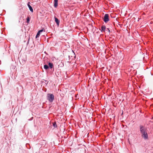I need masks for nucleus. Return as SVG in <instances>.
<instances>
[{
  "instance_id": "f257e3e1",
  "label": "nucleus",
  "mask_w": 153,
  "mask_h": 153,
  "mask_svg": "<svg viewBox=\"0 0 153 153\" xmlns=\"http://www.w3.org/2000/svg\"><path fill=\"white\" fill-rule=\"evenodd\" d=\"M54 96L52 94H48L47 95V99L50 102H52L54 99Z\"/></svg>"
},
{
  "instance_id": "f03ea898",
  "label": "nucleus",
  "mask_w": 153,
  "mask_h": 153,
  "mask_svg": "<svg viewBox=\"0 0 153 153\" xmlns=\"http://www.w3.org/2000/svg\"><path fill=\"white\" fill-rule=\"evenodd\" d=\"M109 15L108 14H105L103 18V21L105 23L107 22L109 20Z\"/></svg>"
},
{
  "instance_id": "7ed1b4c3",
  "label": "nucleus",
  "mask_w": 153,
  "mask_h": 153,
  "mask_svg": "<svg viewBox=\"0 0 153 153\" xmlns=\"http://www.w3.org/2000/svg\"><path fill=\"white\" fill-rule=\"evenodd\" d=\"M142 136L144 139H146L148 138V135L146 131L141 134Z\"/></svg>"
},
{
  "instance_id": "20e7f679",
  "label": "nucleus",
  "mask_w": 153,
  "mask_h": 153,
  "mask_svg": "<svg viewBox=\"0 0 153 153\" xmlns=\"http://www.w3.org/2000/svg\"><path fill=\"white\" fill-rule=\"evenodd\" d=\"M140 130L141 134L146 131V130L145 128L143 126H140Z\"/></svg>"
},
{
  "instance_id": "39448f33",
  "label": "nucleus",
  "mask_w": 153,
  "mask_h": 153,
  "mask_svg": "<svg viewBox=\"0 0 153 153\" xmlns=\"http://www.w3.org/2000/svg\"><path fill=\"white\" fill-rule=\"evenodd\" d=\"M30 2H28L27 3V6L28 7H29L30 10V11L32 12H33V10L32 8V7H31V6L30 5Z\"/></svg>"
},
{
  "instance_id": "423d86ee",
  "label": "nucleus",
  "mask_w": 153,
  "mask_h": 153,
  "mask_svg": "<svg viewBox=\"0 0 153 153\" xmlns=\"http://www.w3.org/2000/svg\"><path fill=\"white\" fill-rule=\"evenodd\" d=\"M58 0H54V7H56L58 6Z\"/></svg>"
},
{
  "instance_id": "0eeeda50",
  "label": "nucleus",
  "mask_w": 153,
  "mask_h": 153,
  "mask_svg": "<svg viewBox=\"0 0 153 153\" xmlns=\"http://www.w3.org/2000/svg\"><path fill=\"white\" fill-rule=\"evenodd\" d=\"M55 21L56 22V23L57 25L59 26V20L56 17H55Z\"/></svg>"
},
{
  "instance_id": "6e6552de",
  "label": "nucleus",
  "mask_w": 153,
  "mask_h": 153,
  "mask_svg": "<svg viewBox=\"0 0 153 153\" xmlns=\"http://www.w3.org/2000/svg\"><path fill=\"white\" fill-rule=\"evenodd\" d=\"M106 29V27L104 26H102L101 27V31L102 32H104L105 31Z\"/></svg>"
},
{
  "instance_id": "1a4fd4ad",
  "label": "nucleus",
  "mask_w": 153,
  "mask_h": 153,
  "mask_svg": "<svg viewBox=\"0 0 153 153\" xmlns=\"http://www.w3.org/2000/svg\"><path fill=\"white\" fill-rule=\"evenodd\" d=\"M48 65L51 68L53 67V63L49 62L48 64Z\"/></svg>"
},
{
  "instance_id": "9d476101",
  "label": "nucleus",
  "mask_w": 153,
  "mask_h": 153,
  "mask_svg": "<svg viewBox=\"0 0 153 153\" xmlns=\"http://www.w3.org/2000/svg\"><path fill=\"white\" fill-rule=\"evenodd\" d=\"M44 68L45 69H47L48 68V66L47 65H44Z\"/></svg>"
},
{
  "instance_id": "9b49d317",
  "label": "nucleus",
  "mask_w": 153,
  "mask_h": 153,
  "mask_svg": "<svg viewBox=\"0 0 153 153\" xmlns=\"http://www.w3.org/2000/svg\"><path fill=\"white\" fill-rule=\"evenodd\" d=\"M30 18L28 16L27 19V23H28L30 21Z\"/></svg>"
},
{
  "instance_id": "f8f14e48",
  "label": "nucleus",
  "mask_w": 153,
  "mask_h": 153,
  "mask_svg": "<svg viewBox=\"0 0 153 153\" xmlns=\"http://www.w3.org/2000/svg\"><path fill=\"white\" fill-rule=\"evenodd\" d=\"M53 126L54 127H55V128L57 127V125L56 124V123L55 122H54L53 123Z\"/></svg>"
},
{
  "instance_id": "ddd939ff",
  "label": "nucleus",
  "mask_w": 153,
  "mask_h": 153,
  "mask_svg": "<svg viewBox=\"0 0 153 153\" xmlns=\"http://www.w3.org/2000/svg\"><path fill=\"white\" fill-rule=\"evenodd\" d=\"M107 31L109 33L110 32V31L108 28L107 29Z\"/></svg>"
},
{
  "instance_id": "4468645a",
  "label": "nucleus",
  "mask_w": 153,
  "mask_h": 153,
  "mask_svg": "<svg viewBox=\"0 0 153 153\" xmlns=\"http://www.w3.org/2000/svg\"><path fill=\"white\" fill-rule=\"evenodd\" d=\"M43 30V29H42V30H39V31L41 33V32H42Z\"/></svg>"
},
{
  "instance_id": "2eb2a0df",
  "label": "nucleus",
  "mask_w": 153,
  "mask_h": 153,
  "mask_svg": "<svg viewBox=\"0 0 153 153\" xmlns=\"http://www.w3.org/2000/svg\"><path fill=\"white\" fill-rule=\"evenodd\" d=\"M40 33L39 31L37 34L38 35H40Z\"/></svg>"
},
{
  "instance_id": "dca6fc26",
  "label": "nucleus",
  "mask_w": 153,
  "mask_h": 153,
  "mask_svg": "<svg viewBox=\"0 0 153 153\" xmlns=\"http://www.w3.org/2000/svg\"><path fill=\"white\" fill-rule=\"evenodd\" d=\"M39 35H38L37 34H36V38H37V37H39Z\"/></svg>"
}]
</instances>
